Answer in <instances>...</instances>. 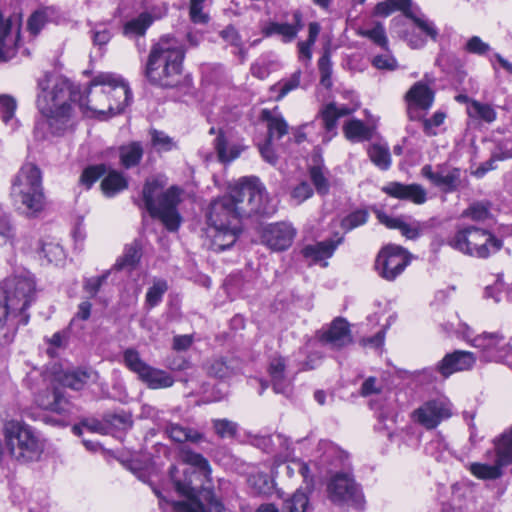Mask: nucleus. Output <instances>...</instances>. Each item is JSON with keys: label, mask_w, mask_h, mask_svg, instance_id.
I'll use <instances>...</instances> for the list:
<instances>
[{"label": "nucleus", "mask_w": 512, "mask_h": 512, "mask_svg": "<svg viewBox=\"0 0 512 512\" xmlns=\"http://www.w3.org/2000/svg\"><path fill=\"white\" fill-rule=\"evenodd\" d=\"M274 211L259 179L241 178L230 187L228 195L215 199L209 206L207 219L212 230V250L221 252L234 245L241 232V217L270 215Z\"/></svg>", "instance_id": "nucleus-1"}, {"label": "nucleus", "mask_w": 512, "mask_h": 512, "mask_svg": "<svg viewBox=\"0 0 512 512\" xmlns=\"http://www.w3.org/2000/svg\"><path fill=\"white\" fill-rule=\"evenodd\" d=\"M83 107L81 91L66 78L44 76L38 81L36 107L40 113L34 132L39 138L63 136L74 131L77 119L73 104Z\"/></svg>", "instance_id": "nucleus-2"}, {"label": "nucleus", "mask_w": 512, "mask_h": 512, "mask_svg": "<svg viewBox=\"0 0 512 512\" xmlns=\"http://www.w3.org/2000/svg\"><path fill=\"white\" fill-rule=\"evenodd\" d=\"M182 459L185 466H172L170 478L183 501L171 502L174 512H224L222 502L205 482H210L211 469L208 461L199 453L184 450Z\"/></svg>", "instance_id": "nucleus-3"}, {"label": "nucleus", "mask_w": 512, "mask_h": 512, "mask_svg": "<svg viewBox=\"0 0 512 512\" xmlns=\"http://www.w3.org/2000/svg\"><path fill=\"white\" fill-rule=\"evenodd\" d=\"M86 115H95L101 119L121 113L132 99L131 90L121 77L113 73H100L89 85L86 94L81 92Z\"/></svg>", "instance_id": "nucleus-4"}, {"label": "nucleus", "mask_w": 512, "mask_h": 512, "mask_svg": "<svg viewBox=\"0 0 512 512\" xmlns=\"http://www.w3.org/2000/svg\"><path fill=\"white\" fill-rule=\"evenodd\" d=\"M167 180L162 176L147 178L140 198H134L139 208L147 210L153 218L159 219L169 231H177L181 216L178 205L182 190L177 186L166 188Z\"/></svg>", "instance_id": "nucleus-5"}, {"label": "nucleus", "mask_w": 512, "mask_h": 512, "mask_svg": "<svg viewBox=\"0 0 512 512\" xmlns=\"http://www.w3.org/2000/svg\"><path fill=\"white\" fill-rule=\"evenodd\" d=\"M184 50L170 36L162 37L149 54L145 76L148 81L161 88H174L182 78Z\"/></svg>", "instance_id": "nucleus-6"}, {"label": "nucleus", "mask_w": 512, "mask_h": 512, "mask_svg": "<svg viewBox=\"0 0 512 512\" xmlns=\"http://www.w3.org/2000/svg\"><path fill=\"white\" fill-rule=\"evenodd\" d=\"M10 196L13 204L27 216H36L45 207V195L40 169L33 163L24 164L12 181Z\"/></svg>", "instance_id": "nucleus-7"}, {"label": "nucleus", "mask_w": 512, "mask_h": 512, "mask_svg": "<svg viewBox=\"0 0 512 512\" xmlns=\"http://www.w3.org/2000/svg\"><path fill=\"white\" fill-rule=\"evenodd\" d=\"M7 447L11 456L23 463L40 458L44 443L35 430L18 420L6 421L3 427Z\"/></svg>", "instance_id": "nucleus-8"}, {"label": "nucleus", "mask_w": 512, "mask_h": 512, "mask_svg": "<svg viewBox=\"0 0 512 512\" xmlns=\"http://www.w3.org/2000/svg\"><path fill=\"white\" fill-rule=\"evenodd\" d=\"M448 244L463 254L477 258H487L502 247V241L490 231L473 225L459 228Z\"/></svg>", "instance_id": "nucleus-9"}, {"label": "nucleus", "mask_w": 512, "mask_h": 512, "mask_svg": "<svg viewBox=\"0 0 512 512\" xmlns=\"http://www.w3.org/2000/svg\"><path fill=\"white\" fill-rule=\"evenodd\" d=\"M35 282L31 277L15 276L0 285V305L11 314H23L34 299Z\"/></svg>", "instance_id": "nucleus-10"}, {"label": "nucleus", "mask_w": 512, "mask_h": 512, "mask_svg": "<svg viewBox=\"0 0 512 512\" xmlns=\"http://www.w3.org/2000/svg\"><path fill=\"white\" fill-rule=\"evenodd\" d=\"M469 341L473 347L480 350L481 358L486 362L510 363L512 361V347L499 331L483 332Z\"/></svg>", "instance_id": "nucleus-11"}, {"label": "nucleus", "mask_w": 512, "mask_h": 512, "mask_svg": "<svg viewBox=\"0 0 512 512\" xmlns=\"http://www.w3.org/2000/svg\"><path fill=\"white\" fill-rule=\"evenodd\" d=\"M410 259L409 252L403 247L387 244L376 257L375 269L381 278L394 281L410 264Z\"/></svg>", "instance_id": "nucleus-12"}, {"label": "nucleus", "mask_w": 512, "mask_h": 512, "mask_svg": "<svg viewBox=\"0 0 512 512\" xmlns=\"http://www.w3.org/2000/svg\"><path fill=\"white\" fill-rule=\"evenodd\" d=\"M451 416L452 405L445 397L427 400L411 413L412 421L427 430L435 429L442 421Z\"/></svg>", "instance_id": "nucleus-13"}, {"label": "nucleus", "mask_w": 512, "mask_h": 512, "mask_svg": "<svg viewBox=\"0 0 512 512\" xmlns=\"http://www.w3.org/2000/svg\"><path fill=\"white\" fill-rule=\"evenodd\" d=\"M476 363L474 353L463 350H456L448 353L437 364L436 370L432 368L424 369L421 374L429 379H435V373H440L444 378L449 377L455 372L466 371L473 368Z\"/></svg>", "instance_id": "nucleus-14"}, {"label": "nucleus", "mask_w": 512, "mask_h": 512, "mask_svg": "<svg viewBox=\"0 0 512 512\" xmlns=\"http://www.w3.org/2000/svg\"><path fill=\"white\" fill-rule=\"evenodd\" d=\"M421 175L445 193H452L461 183V170L438 165L436 170L429 164L421 168Z\"/></svg>", "instance_id": "nucleus-15"}, {"label": "nucleus", "mask_w": 512, "mask_h": 512, "mask_svg": "<svg viewBox=\"0 0 512 512\" xmlns=\"http://www.w3.org/2000/svg\"><path fill=\"white\" fill-rule=\"evenodd\" d=\"M387 392L388 389L384 381L374 376L366 378L360 388L361 396L374 397L370 400L369 405L378 413L379 418H385L389 413Z\"/></svg>", "instance_id": "nucleus-16"}, {"label": "nucleus", "mask_w": 512, "mask_h": 512, "mask_svg": "<svg viewBox=\"0 0 512 512\" xmlns=\"http://www.w3.org/2000/svg\"><path fill=\"white\" fill-rule=\"evenodd\" d=\"M295 235L296 230L291 224L279 222L264 228L262 240L270 249L283 251L291 246Z\"/></svg>", "instance_id": "nucleus-17"}, {"label": "nucleus", "mask_w": 512, "mask_h": 512, "mask_svg": "<svg viewBox=\"0 0 512 512\" xmlns=\"http://www.w3.org/2000/svg\"><path fill=\"white\" fill-rule=\"evenodd\" d=\"M320 342L331 349H340L350 341V323L342 317L335 318L327 328L318 331Z\"/></svg>", "instance_id": "nucleus-18"}, {"label": "nucleus", "mask_w": 512, "mask_h": 512, "mask_svg": "<svg viewBox=\"0 0 512 512\" xmlns=\"http://www.w3.org/2000/svg\"><path fill=\"white\" fill-rule=\"evenodd\" d=\"M328 499L335 505L343 506L352 499V477L347 472L333 474L327 482Z\"/></svg>", "instance_id": "nucleus-19"}, {"label": "nucleus", "mask_w": 512, "mask_h": 512, "mask_svg": "<svg viewBox=\"0 0 512 512\" xmlns=\"http://www.w3.org/2000/svg\"><path fill=\"white\" fill-rule=\"evenodd\" d=\"M382 191L390 197L410 201L416 205H422L427 201V191L420 184H404L389 182L382 187Z\"/></svg>", "instance_id": "nucleus-20"}, {"label": "nucleus", "mask_w": 512, "mask_h": 512, "mask_svg": "<svg viewBox=\"0 0 512 512\" xmlns=\"http://www.w3.org/2000/svg\"><path fill=\"white\" fill-rule=\"evenodd\" d=\"M302 28V14L295 11L292 23L269 22L262 28V34L265 37L279 35L284 43H289L297 37Z\"/></svg>", "instance_id": "nucleus-21"}, {"label": "nucleus", "mask_w": 512, "mask_h": 512, "mask_svg": "<svg viewBox=\"0 0 512 512\" xmlns=\"http://www.w3.org/2000/svg\"><path fill=\"white\" fill-rule=\"evenodd\" d=\"M285 368V359L281 356H276L270 360L268 372L274 391L288 395L291 392V381L286 377Z\"/></svg>", "instance_id": "nucleus-22"}, {"label": "nucleus", "mask_w": 512, "mask_h": 512, "mask_svg": "<svg viewBox=\"0 0 512 512\" xmlns=\"http://www.w3.org/2000/svg\"><path fill=\"white\" fill-rule=\"evenodd\" d=\"M406 100L408 105L418 106L426 111L433 104L434 91L422 81H419L408 90Z\"/></svg>", "instance_id": "nucleus-23"}, {"label": "nucleus", "mask_w": 512, "mask_h": 512, "mask_svg": "<svg viewBox=\"0 0 512 512\" xmlns=\"http://www.w3.org/2000/svg\"><path fill=\"white\" fill-rule=\"evenodd\" d=\"M336 239H330L318 242L313 245H307L303 248L302 253L305 258L314 262L325 260L332 256L335 248L342 241V236L335 235Z\"/></svg>", "instance_id": "nucleus-24"}, {"label": "nucleus", "mask_w": 512, "mask_h": 512, "mask_svg": "<svg viewBox=\"0 0 512 512\" xmlns=\"http://www.w3.org/2000/svg\"><path fill=\"white\" fill-rule=\"evenodd\" d=\"M138 378L150 389H164L174 384V378L169 373L149 364Z\"/></svg>", "instance_id": "nucleus-25"}, {"label": "nucleus", "mask_w": 512, "mask_h": 512, "mask_svg": "<svg viewBox=\"0 0 512 512\" xmlns=\"http://www.w3.org/2000/svg\"><path fill=\"white\" fill-rule=\"evenodd\" d=\"M36 402L41 408L59 414L67 412L69 407V402L58 389L38 395Z\"/></svg>", "instance_id": "nucleus-26"}, {"label": "nucleus", "mask_w": 512, "mask_h": 512, "mask_svg": "<svg viewBox=\"0 0 512 512\" xmlns=\"http://www.w3.org/2000/svg\"><path fill=\"white\" fill-rule=\"evenodd\" d=\"M349 114L350 109L345 106H338L336 103L327 104L320 111L324 127L328 133H332V136L335 135L334 130L337 125V120Z\"/></svg>", "instance_id": "nucleus-27"}, {"label": "nucleus", "mask_w": 512, "mask_h": 512, "mask_svg": "<svg viewBox=\"0 0 512 512\" xmlns=\"http://www.w3.org/2000/svg\"><path fill=\"white\" fill-rule=\"evenodd\" d=\"M412 0H384L376 4L373 14L381 17H388L395 11H401L406 17L412 10Z\"/></svg>", "instance_id": "nucleus-28"}, {"label": "nucleus", "mask_w": 512, "mask_h": 512, "mask_svg": "<svg viewBox=\"0 0 512 512\" xmlns=\"http://www.w3.org/2000/svg\"><path fill=\"white\" fill-rule=\"evenodd\" d=\"M143 147L139 142H131L119 148L120 163L126 169L137 166L143 157Z\"/></svg>", "instance_id": "nucleus-29"}, {"label": "nucleus", "mask_w": 512, "mask_h": 512, "mask_svg": "<svg viewBox=\"0 0 512 512\" xmlns=\"http://www.w3.org/2000/svg\"><path fill=\"white\" fill-rule=\"evenodd\" d=\"M152 23L153 17L150 13H141L138 17L126 22L123 27V34L127 37L144 36Z\"/></svg>", "instance_id": "nucleus-30"}, {"label": "nucleus", "mask_w": 512, "mask_h": 512, "mask_svg": "<svg viewBox=\"0 0 512 512\" xmlns=\"http://www.w3.org/2000/svg\"><path fill=\"white\" fill-rule=\"evenodd\" d=\"M372 163L380 170H388L391 166V154L387 144L374 143L367 149Z\"/></svg>", "instance_id": "nucleus-31"}, {"label": "nucleus", "mask_w": 512, "mask_h": 512, "mask_svg": "<svg viewBox=\"0 0 512 512\" xmlns=\"http://www.w3.org/2000/svg\"><path fill=\"white\" fill-rule=\"evenodd\" d=\"M220 37L231 47H233L234 54L238 55L241 62H244L247 55V50L244 47L242 38L237 29L229 25L219 32Z\"/></svg>", "instance_id": "nucleus-32"}, {"label": "nucleus", "mask_w": 512, "mask_h": 512, "mask_svg": "<svg viewBox=\"0 0 512 512\" xmlns=\"http://www.w3.org/2000/svg\"><path fill=\"white\" fill-rule=\"evenodd\" d=\"M169 437L178 443L192 442L198 443L203 439V435L196 430L182 427L178 424H169L166 428Z\"/></svg>", "instance_id": "nucleus-33"}, {"label": "nucleus", "mask_w": 512, "mask_h": 512, "mask_svg": "<svg viewBox=\"0 0 512 512\" xmlns=\"http://www.w3.org/2000/svg\"><path fill=\"white\" fill-rule=\"evenodd\" d=\"M263 119L267 121L268 139H280L288 133V124L280 115H274L271 112L264 110L262 112Z\"/></svg>", "instance_id": "nucleus-34"}, {"label": "nucleus", "mask_w": 512, "mask_h": 512, "mask_svg": "<svg viewBox=\"0 0 512 512\" xmlns=\"http://www.w3.org/2000/svg\"><path fill=\"white\" fill-rule=\"evenodd\" d=\"M141 258V248L137 242H133L125 247L123 255L114 264V269L122 270L133 269Z\"/></svg>", "instance_id": "nucleus-35"}, {"label": "nucleus", "mask_w": 512, "mask_h": 512, "mask_svg": "<svg viewBox=\"0 0 512 512\" xmlns=\"http://www.w3.org/2000/svg\"><path fill=\"white\" fill-rule=\"evenodd\" d=\"M377 119L367 114L365 120L354 119V139L367 141L376 133Z\"/></svg>", "instance_id": "nucleus-36"}, {"label": "nucleus", "mask_w": 512, "mask_h": 512, "mask_svg": "<svg viewBox=\"0 0 512 512\" xmlns=\"http://www.w3.org/2000/svg\"><path fill=\"white\" fill-rule=\"evenodd\" d=\"M301 75V70H296L288 78L280 80L271 87V91L277 93V101L283 99L288 93L300 86Z\"/></svg>", "instance_id": "nucleus-37"}, {"label": "nucleus", "mask_w": 512, "mask_h": 512, "mask_svg": "<svg viewBox=\"0 0 512 512\" xmlns=\"http://www.w3.org/2000/svg\"><path fill=\"white\" fill-rule=\"evenodd\" d=\"M101 188L106 196L112 197L127 188V180L121 173L112 171L102 180Z\"/></svg>", "instance_id": "nucleus-38"}, {"label": "nucleus", "mask_w": 512, "mask_h": 512, "mask_svg": "<svg viewBox=\"0 0 512 512\" xmlns=\"http://www.w3.org/2000/svg\"><path fill=\"white\" fill-rule=\"evenodd\" d=\"M94 372L89 369H78L66 372L62 378L63 385L73 390H80L84 387Z\"/></svg>", "instance_id": "nucleus-39"}, {"label": "nucleus", "mask_w": 512, "mask_h": 512, "mask_svg": "<svg viewBox=\"0 0 512 512\" xmlns=\"http://www.w3.org/2000/svg\"><path fill=\"white\" fill-rule=\"evenodd\" d=\"M215 149L220 161L222 162H230L236 159L243 151L242 146L236 144L228 146L222 133H220L215 139Z\"/></svg>", "instance_id": "nucleus-40"}, {"label": "nucleus", "mask_w": 512, "mask_h": 512, "mask_svg": "<svg viewBox=\"0 0 512 512\" xmlns=\"http://www.w3.org/2000/svg\"><path fill=\"white\" fill-rule=\"evenodd\" d=\"M357 34L368 38L374 44L385 50H388V38L382 23L377 22L372 28L369 29L360 28L357 30Z\"/></svg>", "instance_id": "nucleus-41"}, {"label": "nucleus", "mask_w": 512, "mask_h": 512, "mask_svg": "<svg viewBox=\"0 0 512 512\" xmlns=\"http://www.w3.org/2000/svg\"><path fill=\"white\" fill-rule=\"evenodd\" d=\"M413 21L415 26L426 36L432 40H436L438 35V30L435 27L434 23L428 19L423 13L415 12L409 14L407 17Z\"/></svg>", "instance_id": "nucleus-42"}, {"label": "nucleus", "mask_w": 512, "mask_h": 512, "mask_svg": "<svg viewBox=\"0 0 512 512\" xmlns=\"http://www.w3.org/2000/svg\"><path fill=\"white\" fill-rule=\"evenodd\" d=\"M468 113L470 116L481 119L487 123L495 121L497 116L496 111L491 105L481 103L477 100L471 101V106L468 108Z\"/></svg>", "instance_id": "nucleus-43"}, {"label": "nucleus", "mask_w": 512, "mask_h": 512, "mask_svg": "<svg viewBox=\"0 0 512 512\" xmlns=\"http://www.w3.org/2000/svg\"><path fill=\"white\" fill-rule=\"evenodd\" d=\"M123 362L125 366L137 374L138 377L145 370L148 364L141 358L139 352L134 348H128L123 352Z\"/></svg>", "instance_id": "nucleus-44"}, {"label": "nucleus", "mask_w": 512, "mask_h": 512, "mask_svg": "<svg viewBox=\"0 0 512 512\" xmlns=\"http://www.w3.org/2000/svg\"><path fill=\"white\" fill-rule=\"evenodd\" d=\"M462 217L483 222L491 217L490 205L486 202H475L462 212Z\"/></svg>", "instance_id": "nucleus-45"}, {"label": "nucleus", "mask_w": 512, "mask_h": 512, "mask_svg": "<svg viewBox=\"0 0 512 512\" xmlns=\"http://www.w3.org/2000/svg\"><path fill=\"white\" fill-rule=\"evenodd\" d=\"M309 506V498L303 491L297 490L283 505L284 512H306Z\"/></svg>", "instance_id": "nucleus-46"}, {"label": "nucleus", "mask_w": 512, "mask_h": 512, "mask_svg": "<svg viewBox=\"0 0 512 512\" xmlns=\"http://www.w3.org/2000/svg\"><path fill=\"white\" fill-rule=\"evenodd\" d=\"M167 290L168 285L165 280L155 281L153 285L147 290L145 297L146 305L149 308L157 306L161 302L163 295Z\"/></svg>", "instance_id": "nucleus-47"}, {"label": "nucleus", "mask_w": 512, "mask_h": 512, "mask_svg": "<svg viewBox=\"0 0 512 512\" xmlns=\"http://www.w3.org/2000/svg\"><path fill=\"white\" fill-rule=\"evenodd\" d=\"M17 108L16 99L8 94H0V119L4 123H9L14 119Z\"/></svg>", "instance_id": "nucleus-48"}, {"label": "nucleus", "mask_w": 512, "mask_h": 512, "mask_svg": "<svg viewBox=\"0 0 512 512\" xmlns=\"http://www.w3.org/2000/svg\"><path fill=\"white\" fill-rule=\"evenodd\" d=\"M14 240L15 228L7 213L0 207V244H12Z\"/></svg>", "instance_id": "nucleus-49"}, {"label": "nucleus", "mask_w": 512, "mask_h": 512, "mask_svg": "<svg viewBox=\"0 0 512 512\" xmlns=\"http://www.w3.org/2000/svg\"><path fill=\"white\" fill-rule=\"evenodd\" d=\"M310 178L319 194H326L329 190V183L321 165H313L309 169Z\"/></svg>", "instance_id": "nucleus-50"}, {"label": "nucleus", "mask_w": 512, "mask_h": 512, "mask_svg": "<svg viewBox=\"0 0 512 512\" xmlns=\"http://www.w3.org/2000/svg\"><path fill=\"white\" fill-rule=\"evenodd\" d=\"M12 44L13 41L10 39V21H4L0 14V58H6Z\"/></svg>", "instance_id": "nucleus-51"}, {"label": "nucleus", "mask_w": 512, "mask_h": 512, "mask_svg": "<svg viewBox=\"0 0 512 512\" xmlns=\"http://www.w3.org/2000/svg\"><path fill=\"white\" fill-rule=\"evenodd\" d=\"M318 69L320 73V84L326 89L331 88L332 86V68L331 61L328 52H325L322 57L318 61Z\"/></svg>", "instance_id": "nucleus-52"}, {"label": "nucleus", "mask_w": 512, "mask_h": 512, "mask_svg": "<svg viewBox=\"0 0 512 512\" xmlns=\"http://www.w3.org/2000/svg\"><path fill=\"white\" fill-rule=\"evenodd\" d=\"M213 427L216 434L221 438L234 437L237 432V424L228 419L213 420Z\"/></svg>", "instance_id": "nucleus-53"}, {"label": "nucleus", "mask_w": 512, "mask_h": 512, "mask_svg": "<svg viewBox=\"0 0 512 512\" xmlns=\"http://www.w3.org/2000/svg\"><path fill=\"white\" fill-rule=\"evenodd\" d=\"M386 330L384 328L378 330L374 335L368 337H361L359 344L366 349L382 351Z\"/></svg>", "instance_id": "nucleus-54"}, {"label": "nucleus", "mask_w": 512, "mask_h": 512, "mask_svg": "<svg viewBox=\"0 0 512 512\" xmlns=\"http://www.w3.org/2000/svg\"><path fill=\"white\" fill-rule=\"evenodd\" d=\"M41 251L49 262H53L55 264H59L65 258L63 248L57 243H44L41 247Z\"/></svg>", "instance_id": "nucleus-55"}, {"label": "nucleus", "mask_w": 512, "mask_h": 512, "mask_svg": "<svg viewBox=\"0 0 512 512\" xmlns=\"http://www.w3.org/2000/svg\"><path fill=\"white\" fill-rule=\"evenodd\" d=\"M464 50L470 54L485 56L491 50V47L488 43L484 42L479 36H472L467 40L464 46Z\"/></svg>", "instance_id": "nucleus-56"}, {"label": "nucleus", "mask_w": 512, "mask_h": 512, "mask_svg": "<svg viewBox=\"0 0 512 512\" xmlns=\"http://www.w3.org/2000/svg\"><path fill=\"white\" fill-rule=\"evenodd\" d=\"M233 373V369L223 359L212 361L208 367V374L219 379L229 378Z\"/></svg>", "instance_id": "nucleus-57"}, {"label": "nucleus", "mask_w": 512, "mask_h": 512, "mask_svg": "<svg viewBox=\"0 0 512 512\" xmlns=\"http://www.w3.org/2000/svg\"><path fill=\"white\" fill-rule=\"evenodd\" d=\"M151 140L153 146L158 151H170L175 146L172 138L166 135L164 132L153 130L151 132Z\"/></svg>", "instance_id": "nucleus-58"}, {"label": "nucleus", "mask_w": 512, "mask_h": 512, "mask_svg": "<svg viewBox=\"0 0 512 512\" xmlns=\"http://www.w3.org/2000/svg\"><path fill=\"white\" fill-rule=\"evenodd\" d=\"M445 113L437 111L431 118L422 120L423 130L427 136H435L437 134L436 128L443 124L445 120Z\"/></svg>", "instance_id": "nucleus-59"}, {"label": "nucleus", "mask_w": 512, "mask_h": 512, "mask_svg": "<svg viewBox=\"0 0 512 512\" xmlns=\"http://www.w3.org/2000/svg\"><path fill=\"white\" fill-rule=\"evenodd\" d=\"M47 22V13L45 10L35 11L28 19L27 27L29 32L36 36Z\"/></svg>", "instance_id": "nucleus-60"}, {"label": "nucleus", "mask_w": 512, "mask_h": 512, "mask_svg": "<svg viewBox=\"0 0 512 512\" xmlns=\"http://www.w3.org/2000/svg\"><path fill=\"white\" fill-rule=\"evenodd\" d=\"M103 173L104 168L102 166H90L83 171L80 177V182L89 189Z\"/></svg>", "instance_id": "nucleus-61"}, {"label": "nucleus", "mask_w": 512, "mask_h": 512, "mask_svg": "<svg viewBox=\"0 0 512 512\" xmlns=\"http://www.w3.org/2000/svg\"><path fill=\"white\" fill-rule=\"evenodd\" d=\"M82 428H85L88 431L96 432V433H100V434H103L106 431V426L101 421L94 419V418L85 419L81 422L80 425H75L73 427V432L76 435H81Z\"/></svg>", "instance_id": "nucleus-62"}, {"label": "nucleus", "mask_w": 512, "mask_h": 512, "mask_svg": "<svg viewBox=\"0 0 512 512\" xmlns=\"http://www.w3.org/2000/svg\"><path fill=\"white\" fill-rule=\"evenodd\" d=\"M109 271H106L101 276L87 278L84 282V290L90 295V297H95L101 286L106 282Z\"/></svg>", "instance_id": "nucleus-63"}, {"label": "nucleus", "mask_w": 512, "mask_h": 512, "mask_svg": "<svg viewBox=\"0 0 512 512\" xmlns=\"http://www.w3.org/2000/svg\"><path fill=\"white\" fill-rule=\"evenodd\" d=\"M249 482L259 494H265L272 488L271 480L264 474L253 475L250 477Z\"/></svg>", "instance_id": "nucleus-64"}]
</instances>
